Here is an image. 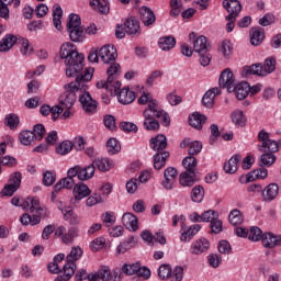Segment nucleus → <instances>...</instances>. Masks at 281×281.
<instances>
[{"label":"nucleus","instance_id":"864d4df0","mask_svg":"<svg viewBox=\"0 0 281 281\" xmlns=\"http://www.w3.org/2000/svg\"><path fill=\"white\" fill-rule=\"evenodd\" d=\"M4 120H5L7 126H9V128L11 130L16 128L21 123L19 115L14 113L8 114Z\"/></svg>","mask_w":281,"mask_h":281},{"label":"nucleus","instance_id":"8fccbe9b","mask_svg":"<svg viewBox=\"0 0 281 281\" xmlns=\"http://www.w3.org/2000/svg\"><path fill=\"white\" fill-rule=\"evenodd\" d=\"M228 221H229L231 225H241L244 218H243V213L240 212V210L235 209V210L231 211V213L228 215Z\"/></svg>","mask_w":281,"mask_h":281},{"label":"nucleus","instance_id":"f8f14e48","mask_svg":"<svg viewBox=\"0 0 281 281\" xmlns=\"http://www.w3.org/2000/svg\"><path fill=\"white\" fill-rule=\"evenodd\" d=\"M235 85L234 72L229 68H226L220 76V87L227 89L228 93H234Z\"/></svg>","mask_w":281,"mask_h":281},{"label":"nucleus","instance_id":"1a4fd4ad","mask_svg":"<svg viewBox=\"0 0 281 281\" xmlns=\"http://www.w3.org/2000/svg\"><path fill=\"white\" fill-rule=\"evenodd\" d=\"M80 258H82V248L79 246L72 247L69 255L66 257L64 269H67L68 271L71 269L72 273H76V269H78L76 261L80 260Z\"/></svg>","mask_w":281,"mask_h":281},{"label":"nucleus","instance_id":"c85d7f7f","mask_svg":"<svg viewBox=\"0 0 281 281\" xmlns=\"http://www.w3.org/2000/svg\"><path fill=\"white\" fill-rule=\"evenodd\" d=\"M58 210L64 214L65 221H69L70 217V225H80V217H78V215H74V209H71V206H64L60 204Z\"/></svg>","mask_w":281,"mask_h":281},{"label":"nucleus","instance_id":"c03bdc74","mask_svg":"<svg viewBox=\"0 0 281 281\" xmlns=\"http://www.w3.org/2000/svg\"><path fill=\"white\" fill-rule=\"evenodd\" d=\"M20 223H22V225H38V223H41V215L38 214H33L32 216L27 213H24L21 217H20Z\"/></svg>","mask_w":281,"mask_h":281},{"label":"nucleus","instance_id":"4be33fe9","mask_svg":"<svg viewBox=\"0 0 281 281\" xmlns=\"http://www.w3.org/2000/svg\"><path fill=\"white\" fill-rule=\"evenodd\" d=\"M251 87L247 81H241L234 86L233 92H235L237 100H245L249 95Z\"/></svg>","mask_w":281,"mask_h":281},{"label":"nucleus","instance_id":"69168bd1","mask_svg":"<svg viewBox=\"0 0 281 281\" xmlns=\"http://www.w3.org/2000/svg\"><path fill=\"white\" fill-rule=\"evenodd\" d=\"M211 234H221L223 232V221L216 217L212 223H210Z\"/></svg>","mask_w":281,"mask_h":281},{"label":"nucleus","instance_id":"9b49d317","mask_svg":"<svg viewBox=\"0 0 281 281\" xmlns=\"http://www.w3.org/2000/svg\"><path fill=\"white\" fill-rule=\"evenodd\" d=\"M21 188V172H14L10 177V183L4 186L1 191L2 196H12Z\"/></svg>","mask_w":281,"mask_h":281},{"label":"nucleus","instance_id":"cd10ccee","mask_svg":"<svg viewBox=\"0 0 281 281\" xmlns=\"http://www.w3.org/2000/svg\"><path fill=\"white\" fill-rule=\"evenodd\" d=\"M27 205H30L31 214H37V216H47V210L41 207V202L36 198H29Z\"/></svg>","mask_w":281,"mask_h":281},{"label":"nucleus","instance_id":"338daca9","mask_svg":"<svg viewBox=\"0 0 281 281\" xmlns=\"http://www.w3.org/2000/svg\"><path fill=\"white\" fill-rule=\"evenodd\" d=\"M31 132L35 133V140L41 142L43 139V136L45 135V125L38 123Z\"/></svg>","mask_w":281,"mask_h":281},{"label":"nucleus","instance_id":"b1692460","mask_svg":"<svg viewBox=\"0 0 281 281\" xmlns=\"http://www.w3.org/2000/svg\"><path fill=\"white\" fill-rule=\"evenodd\" d=\"M106 74L109 79L108 86L111 87V81H113L114 83L120 82L119 80H116V78L117 76H120V74H122V67L119 63L111 61L109 68L106 69Z\"/></svg>","mask_w":281,"mask_h":281},{"label":"nucleus","instance_id":"473e14b6","mask_svg":"<svg viewBox=\"0 0 281 281\" xmlns=\"http://www.w3.org/2000/svg\"><path fill=\"white\" fill-rule=\"evenodd\" d=\"M95 175V167L92 162L86 167H79V181H89Z\"/></svg>","mask_w":281,"mask_h":281},{"label":"nucleus","instance_id":"c756f323","mask_svg":"<svg viewBox=\"0 0 281 281\" xmlns=\"http://www.w3.org/2000/svg\"><path fill=\"white\" fill-rule=\"evenodd\" d=\"M243 76H267L262 64H252L251 66H246L243 70Z\"/></svg>","mask_w":281,"mask_h":281},{"label":"nucleus","instance_id":"20e7f679","mask_svg":"<svg viewBox=\"0 0 281 281\" xmlns=\"http://www.w3.org/2000/svg\"><path fill=\"white\" fill-rule=\"evenodd\" d=\"M143 116V126L146 131H159V122L155 117L160 120L164 126H170V116L165 111L157 109V101L149 102Z\"/></svg>","mask_w":281,"mask_h":281},{"label":"nucleus","instance_id":"bf43d9fd","mask_svg":"<svg viewBox=\"0 0 281 281\" xmlns=\"http://www.w3.org/2000/svg\"><path fill=\"white\" fill-rule=\"evenodd\" d=\"M218 218V213L216 211H205L202 214V223H212L213 221H216Z\"/></svg>","mask_w":281,"mask_h":281},{"label":"nucleus","instance_id":"c9c22d12","mask_svg":"<svg viewBox=\"0 0 281 281\" xmlns=\"http://www.w3.org/2000/svg\"><path fill=\"white\" fill-rule=\"evenodd\" d=\"M92 165L95 168H98V170H100V172H109L111 170L112 164L111 160L109 158H94L92 161Z\"/></svg>","mask_w":281,"mask_h":281},{"label":"nucleus","instance_id":"37998d69","mask_svg":"<svg viewBox=\"0 0 281 281\" xmlns=\"http://www.w3.org/2000/svg\"><path fill=\"white\" fill-rule=\"evenodd\" d=\"M267 177H269V170L260 168L249 172L246 179L248 183H251V181H255V179H267Z\"/></svg>","mask_w":281,"mask_h":281},{"label":"nucleus","instance_id":"e2e57ef3","mask_svg":"<svg viewBox=\"0 0 281 281\" xmlns=\"http://www.w3.org/2000/svg\"><path fill=\"white\" fill-rule=\"evenodd\" d=\"M224 58H229L232 56V43L227 40L223 41L220 47Z\"/></svg>","mask_w":281,"mask_h":281},{"label":"nucleus","instance_id":"39448f33","mask_svg":"<svg viewBox=\"0 0 281 281\" xmlns=\"http://www.w3.org/2000/svg\"><path fill=\"white\" fill-rule=\"evenodd\" d=\"M149 146L157 154L154 155V168L155 170H161L166 166L167 159L170 157V153L165 151L168 147V139L165 135L158 134L156 137L150 138Z\"/></svg>","mask_w":281,"mask_h":281},{"label":"nucleus","instance_id":"f3484780","mask_svg":"<svg viewBox=\"0 0 281 281\" xmlns=\"http://www.w3.org/2000/svg\"><path fill=\"white\" fill-rule=\"evenodd\" d=\"M139 20L142 21L145 27H150V25H155V21L157 18L155 16V12L148 7H142L138 10Z\"/></svg>","mask_w":281,"mask_h":281},{"label":"nucleus","instance_id":"49530a36","mask_svg":"<svg viewBox=\"0 0 281 281\" xmlns=\"http://www.w3.org/2000/svg\"><path fill=\"white\" fill-rule=\"evenodd\" d=\"M106 150L109 155H117L122 150V145H120V142L116 138H110L106 142Z\"/></svg>","mask_w":281,"mask_h":281},{"label":"nucleus","instance_id":"6ab92c4d","mask_svg":"<svg viewBox=\"0 0 281 281\" xmlns=\"http://www.w3.org/2000/svg\"><path fill=\"white\" fill-rule=\"evenodd\" d=\"M188 154L191 157H194V155H199V153H201V150H203V144L199 140L192 142L190 140V138H184L181 143H180V148H188Z\"/></svg>","mask_w":281,"mask_h":281},{"label":"nucleus","instance_id":"423d86ee","mask_svg":"<svg viewBox=\"0 0 281 281\" xmlns=\"http://www.w3.org/2000/svg\"><path fill=\"white\" fill-rule=\"evenodd\" d=\"M67 32L72 43H82L85 41V29L80 15L71 13L68 18Z\"/></svg>","mask_w":281,"mask_h":281},{"label":"nucleus","instance_id":"6e6552de","mask_svg":"<svg viewBox=\"0 0 281 281\" xmlns=\"http://www.w3.org/2000/svg\"><path fill=\"white\" fill-rule=\"evenodd\" d=\"M99 58H101L102 63H104L105 65L115 63V60L117 59V49H115V46L106 44L100 48Z\"/></svg>","mask_w":281,"mask_h":281},{"label":"nucleus","instance_id":"774afa93","mask_svg":"<svg viewBox=\"0 0 281 281\" xmlns=\"http://www.w3.org/2000/svg\"><path fill=\"white\" fill-rule=\"evenodd\" d=\"M98 273H99V280H102V281H111V279L113 278L111 276V269H109V267H101Z\"/></svg>","mask_w":281,"mask_h":281},{"label":"nucleus","instance_id":"09e8293b","mask_svg":"<svg viewBox=\"0 0 281 281\" xmlns=\"http://www.w3.org/2000/svg\"><path fill=\"white\" fill-rule=\"evenodd\" d=\"M74 150V143L64 140L56 147L57 155H69Z\"/></svg>","mask_w":281,"mask_h":281},{"label":"nucleus","instance_id":"603ef678","mask_svg":"<svg viewBox=\"0 0 281 281\" xmlns=\"http://www.w3.org/2000/svg\"><path fill=\"white\" fill-rule=\"evenodd\" d=\"M263 71L266 76H269V74H273L276 71V57L266 58L263 64Z\"/></svg>","mask_w":281,"mask_h":281},{"label":"nucleus","instance_id":"a878e982","mask_svg":"<svg viewBox=\"0 0 281 281\" xmlns=\"http://www.w3.org/2000/svg\"><path fill=\"white\" fill-rule=\"evenodd\" d=\"M97 88L98 89H106V91H110L111 95H117V91H120V89H122V82L111 81L110 87H109V78H108L106 81H98Z\"/></svg>","mask_w":281,"mask_h":281},{"label":"nucleus","instance_id":"4468645a","mask_svg":"<svg viewBox=\"0 0 281 281\" xmlns=\"http://www.w3.org/2000/svg\"><path fill=\"white\" fill-rule=\"evenodd\" d=\"M223 5L228 12V15H226V21H229V19H236V16H238V14H240L243 11V5H240L238 0H224Z\"/></svg>","mask_w":281,"mask_h":281},{"label":"nucleus","instance_id":"9d476101","mask_svg":"<svg viewBox=\"0 0 281 281\" xmlns=\"http://www.w3.org/2000/svg\"><path fill=\"white\" fill-rule=\"evenodd\" d=\"M192 256H201L203 254H207L210 251V240L205 237H201L194 240L189 249Z\"/></svg>","mask_w":281,"mask_h":281},{"label":"nucleus","instance_id":"412c9836","mask_svg":"<svg viewBox=\"0 0 281 281\" xmlns=\"http://www.w3.org/2000/svg\"><path fill=\"white\" fill-rule=\"evenodd\" d=\"M121 104H133L135 102V92L128 88H123L121 91L117 90L116 94Z\"/></svg>","mask_w":281,"mask_h":281},{"label":"nucleus","instance_id":"79ce46f5","mask_svg":"<svg viewBox=\"0 0 281 281\" xmlns=\"http://www.w3.org/2000/svg\"><path fill=\"white\" fill-rule=\"evenodd\" d=\"M90 5L101 14H109V0H91Z\"/></svg>","mask_w":281,"mask_h":281},{"label":"nucleus","instance_id":"13d9d810","mask_svg":"<svg viewBox=\"0 0 281 281\" xmlns=\"http://www.w3.org/2000/svg\"><path fill=\"white\" fill-rule=\"evenodd\" d=\"M273 23H276V15L272 13H267L259 19V25H261V27H268V25H273Z\"/></svg>","mask_w":281,"mask_h":281},{"label":"nucleus","instance_id":"72a5a7b5","mask_svg":"<svg viewBox=\"0 0 281 281\" xmlns=\"http://www.w3.org/2000/svg\"><path fill=\"white\" fill-rule=\"evenodd\" d=\"M15 43H19L16 36L12 34L5 35V37L0 41V52H10Z\"/></svg>","mask_w":281,"mask_h":281},{"label":"nucleus","instance_id":"a211bd4d","mask_svg":"<svg viewBox=\"0 0 281 281\" xmlns=\"http://www.w3.org/2000/svg\"><path fill=\"white\" fill-rule=\"evenodd\" d=\"M72 194L74 199L71 200V203H74V201L76 203V201H82V199H87V196L91 194V189H89L87 184L80 182L74 187Z\"/></svg>","mask_w":281,"mask_h":281},{"label":"nucleus","instance_id":"f704fd0d","mask_svg":"<svg viewBox=\"0 0 281 281\" xmlns=\"http://www.w3.org/2000/svg\"><path fill=\"white\" fill-rule=\"evenodd\" d=\"M158 45L162 52H170L177 45V40L172 35L162 36L159 38Z\"/></svg>","mask_w":281,"mask_h":281},{"label":"nucleus","instance_id":"680f3d73","mask_svg":"<svg viewBox=\"0 0 281 281\" xmlns=\"http://www.w3.org/2000/svg\"><path fill=\"white\" fill-rule=\"evenodd\" d=\"M137 269H139V263H125L122 271L125 273V276H135V273L137 274Z\"/></svg>","mask_w":281,"mask_h":281},{"label":"nucleus","instance_id":"aec40b11","mask_svg":"<svg viewBox=\"0 0 281 281\" xmlns=\"http://www.w3.org/2000/svg\"><path fill=\"white\" fill-rule=\"evenodd\" d=\"M124 30L127 36H139V34H142V31H139V21L135 18H131L125 21Z\"/></svg>","mask_w":281,"mask_h":281},{"label":"nucleus","instance_id":"58836bf2","mask_svg":"<svg viewBox=\"0 0 281 281\" xmlns=\"http://www.w3.org/2000/svg\"><path fill=\"white\" fill-rule=\"evenodd\" d=\"M19 140L23 146H32L36 142V133L32 131H22L19 135Z\"/></svg>","mask_w":281,"mask_h":281},{"label":"nucleus","instance_id":"a18cd8bd","mask_svg":"<svg viewBox=\"0 0 281 281\" xmlns=\"http://www.w3.org/2000/svg\"><path fill=\"white\" fill-rule=\"evenodd\" d=\"M61 16H63V8H60V4H56L53 9V23H54V27H56L58 31H60L63 27V24L60 22Z\"/></svg>","mask_w":281,"mask_h":281},{"label":"nucleus","instance_id":"dca6fc26","mask_svg":"<svg viewBox=\"0 0 281 281\" xmlns=\"http://www.w3.org/2000/svg\"><path fill=\"white\" fill-rule=\"evenodd\" d=\"M261 245L266 249H273L274 247H281V235L273 233H265L261 236Z\"/></svg>","mask_w":281,"mask_h":281},{"label":"nucleus","instance_id":"3c124183","mask_svg":"<svg viewBox=\"0 0 281 281\" xmlns=\"http://www.w3.org/2000/svg\"><path fill=\"white\" fill-rule=\"evenodd\" d=\"M182 166L186 168L187 172H195L196 170V158L193 156L186 157L182 160Z\"/></svg>","mask_w":281,"mask_h":281},{"label":"nucleus","instance_id":"ea45409f","mask_svg":"<svg viewBox=\"0 0 281 281\" xmlns=\"http://www.w3.org/2000/svg\"><path fill=\"white\" fill-rule=\"evenodd\" d=\"M78 236H80V228L72 226L68 229V232L64 234V236L61 237V241L65 245H71V243H74V239L78 238Z\"/></svg>","mask_w":281,"mask_h":281},{"label":"nucleus","instance_id":"ddd939ff","mask_svg":"<svg viewBox=\"0 0 281 281\" xmlns=\"http://www.w3.org/2000/svg\"><path fill=\"white\" fill-rule=\"evenodd\" d=\"M179 172L175 167H169L164 171V180L161 181V186L165 190H172L175 188V183L177 181Z\"/></svg>","mask_w":281,"mask_h":281},{"label":"nucleus","instance_id":"e433bc0d","mask_svg":"<svg viewBox=\"0 0 281 281\" xmlns=\"http://www.w3.org/2000/svg\"><path fill=\"white\" fill-rule=\"evenodd\" d=\"M199 232H201V225L199 224L191 225L188 231L181 234L180 236L181 243H190V239L194 238V236H196Z\"/></svg>","mask_w":281,"mask_h":281},{"label":"nucleus","instance_id":"0e129e2a","mask_svg":"<svg viewBox=\"0 0 281 281\" xmlns=\"http://www.w3.org/2000/svg\"><path fill=\"white\" fill-rule=\"evenodd\" d=\"M169 278L171 281H181L183 280V268L177 266L173 271L171 270Z\"/></svg>","mask_w":281,"mask_h":281},{"label":"nucleus","instance_id":"2eb2a0df","mask_svg":"<svg viewBox=\"0 0 281 281\" xmlns=\"http://www.w3.org/2000/svg\"><path fill=\"white\" fill-rule=\"evenodd\" d=\"M278 194H280V187H278V183L272 182L263 189L261 200L265 203H271V201L278 199Z\"/></svg>","mask_w":281,"mask_h":281},{"label":"nucleus","instance_id":"f03ea898","mask_svg":"<svg viewBox=\"0 0 281 281\" xmlns=\"http://www.w3.org/2000/svg\"><path fill=\"white\" fill-rule=\"evenodd\" d=\"M93 68H87L85 74L75 76L76 80L65 86L66 92L59 99V104L64 109H71L76 103V93L89 89L88 83L93 78Z\"/></svg>","mask_w":281,"mask_h":281},{"label":"nucleus","instance_id":"4c0bfd02","mask_svg":"<svg viewBox=\"0 0 281 281\" xmlns=\"http://www.w3.org/2000/svg\"><path fill=\"white\" fill-rule=\"evenodd\" d=\"M240 161V156L234 155L228 161L224 164V171L226 175H234L238 170V162Z\"/></svg>","mask_w":281,"mask_h":281},{"label":"nucleus","instance_id":"7ed1b4c3","mask_svg":"<svg viewBox=\"0 0 281 281\" xmlns=\"http://www.w3.org/2000/svg\"><path fill=\"white\" fill-rule=\"evenodd\" d=\"M258 143L261 144L258 146V150L265 153L260 156L259 166H267V168L273 166L276 164V155L273 153H278V142L271 139L269 132L261 130L258 133Z\"/></svg>","mask_w":281,"mask_h":281},{"label":"nucleus","instance_id":"7c9ffc66","mask_svg":"<svg viewBox=\"0 0 281 281\" xmlns=\"http://www.w3.org/2000/svg\"><path fill=\"white\" fill-rule=\"evenodd\" d=\"M265 41V30L260 26L252 27L250 30V43L251 45L258 46Z\"/></svg>","mask_w":281,"mask_h":281},{"label":"nucleus","instance_id":"2f4dec72","mask_svg":"<svg viewBox=\"0 0 281 281\" xmlns=\"http://www.w3.org/2000/svg\"><path fill=\"white\" fill-rule=\"evenodd\" d=\"M205 120H207L205 115L195 112L189 116V124L192 128L201 131V128H203V124H205Z\"/></svg>","mask_w":281,"mask_h":281},{"label":"nucleus","instance_id":"a19ab883","mask_svg":"<svg viewBox=\"0 0 281 281\" xmlns=\"http://www.w3.org/2000/svg\"><path fill=\"white\" fill-rule=\"evenodd\" d=\"M205 196V189L201 184H196L191 190V201L193 203H201Z\"/></svg>","mask_w":281,"mask_h":281},{"label":"nucleus","instance_id":"bb28decb","mask_svg":"<svg viewBox=\"0 0 281 281\" xmlns=\"http://www.w3.org/2000/svg\"><path fill=\"white\" fill-rule=\"evenodd\" d=\"M122 223L126 229H130V232H137L139 227L137 226V216L132 213H124L122 216Z\"/></svg>","mask_w":281,"mask_h":281},{"label":"nucleus","instance_id":"de8ad7c7","mask_svg":"<svg viewBox=\"0 0 281 281\" xmlns=\"http://www.w3.org/2000/svg\"><path fill=\"white\" fill-rule=\"evenodd\" d=\"M231 117L233 124H236V126H245L247 123V117H245V114L240 110H235Z\"/></svg>","mask_w":281,"mask_h":281},{"label":"nucleus","instance_id":"5701e85b","mask_svg":"<svg viewBox=\"0 0 281 281\" xmlns=\"http://www.w3.org/2000/svg\"><path fill=\"white\" fill-rule=\"evenodd\" d=\"M193 50L196 54H207L210 52V44L207 43V37L200 35L193 42Z\"/></svg>","mask_w":281,"mask_h":281},{"label":"nucleus","instance_id":"0eeeda50","mask_svg":"<svg viewBox=\"0 0 281 281\" xmlns=\"http://www.w3.org/2000/svg\"><path fill=\"white\" fill-rule=\"evenodd\" d=\"M81 94L79 95V102L86 113H95L98 111V101L91 98V94L85 90L79 91Z\"/></svg>","mask_w":281,"mask_h":281},{"label":"nucleus","instance_id":"052dcab7","mask_svg":"<svg viewBox=\"0 0 281 281\" xmlns=\"http://www.w3.org/2000/svg\"><path fill=\"white\" fill-rule=\"evenodd\" d=\"M120 128L124 131V133H137L138 131L137 125L133 122H121Z\"/></svg>","mask_w":281,"mask_h":281},{"label":"nucleus","instance_id":"4d7b16f0","mask_svg":"<svg viewBox=\"0 0 281 281\" xmlns=\"http://www.w3.org/2000/svg\"><path fill=\"white\" fill-rule=\"evenodd\" d=\"M103 124L109 131H115L117 128V125H115V116L111 114H105L103 116Z\"/></svg>","mask_w":281,"mask_h":281},{"label":"nucleus","instance_id":"6e6d98bb","mask_svg":"<svg viewBox=\"0 0 281 281\" xmlns=\"http://www.w3.org/2000/svg\"><path fill=\"white\" fill-rule=\"evenodd\" d=\"M249 240L252 243H258V240H262V231L259 227H251L250 232L248 233Z\"/></svg>","mask_w":281,"mask_h":281},{"label":"nucleus","instance_id":"5fc2aeb1","mask_svg":"<svg viewBox=\"0 0 281 281\" xmlns=\"http://www.w3.org/2000/svg\"><path fill=\"white\" fill-rule=\"evenodd\" d=\"M43 183L49 188V186H54L56 183V172L54 171H44L43 172Z\"/></svg>","mask_w":281,"mask_h":281},{"label":"nucleus","instance_id":"393cba45","mask_svg":"<svg viewBox=\"0 0 281 281\" xmlns=\"http://www.w3.org/2000/svg\"><path fill=\"white\" fill-rule=\"evenodd\" d=\"M182 188H192L196 183V172L184 171L179 177Z\"/></svg>","mask_w":281,"mask_h":281},{"label":"nucleus","instance_id":"f257e3e1","mask_svg":"<svg viewBox=\"0 0 281 281\" xmlns=\"http://www.w3.org/2000/svg\"><path fill=\"white\" fill-rule=\"evenodd\" d=\"M60 58L66 65V76L67 78H74L85 74V55L78 53L76 46L70 42H66L60 46L59 50Z\"/></svg>","mask_w":281,"mask_h":281}]
</instances>
